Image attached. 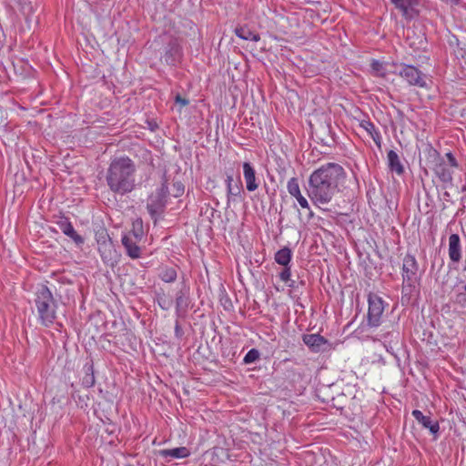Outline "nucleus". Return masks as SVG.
<instances>
[{
  "instance_id": "1",
  "label": "nucleus",
  "mask_w": 466,
  "mask_h": 466,
  "mask_svg": "<svg viewBox=\"0 0 466 466\" xmlns=\"http://www.w3.org/2000/svg\"><path fill=\"white\" fill-rule=\"evenodd\" d=\"M345 169L337 163H327L314 170L309 178L308 195L318 208L328 205L345 182Z\"/></svg>"
},
{
  "instance_id": "2",
  "label": "nucleus",
  "mask_w": 466,
  "mask_h": 466,
  "mask_svg": "<svg viewBox=\"0 0 466 466\" xmlns=\"http://www.w3.org/2000/svg\"><path fill=\"white\" fill-rule=\"evenodd\" d=\"M137 167L127 156L114 157L106 170V180L109 189L120 195L130 193L136 187Z\"/></svg>"
},
{
  "instance_id": "3",
  "label": "nucleus",
  "mask_w": 466,
  "mask_h": 466,
  "mask_svg": "<svg viewBox=\"0 0 466 466\" xmlns=\"http://www.w3.org/2000/svg\"><path fill=\"white\" fill-rule=\"evenodd\" d=\"M35 304L39 323L45 327H50L56 319V303L46 286L42 285L37 288Z\"/></svg>"
},
{
  "instance_id": "4",
  "label": "nucleus",
  "mask_w": 466,
  "mask_h": 466,
  "mask_svg": "<svg viewBox=\"0 0 466 466\" xmlns=\"http://www.w3.org/2000/svg\"><path fill=\"white\" fill-rule=\"evenodd\" d=\"M368 324L370 327H379L385 309V302L376 293H370L368 296Z\"/></svg>"
},
{
  "instance_id": "5",
  "label": "nucleus",
  "mask_w": 466,
  "mask_h": 466,
  "mask_svg": "<svg viewBox=\"0 0 466 466\" xmlns=\"http://www.w3.org/2000/svg\"><path fill=\"white\" fill-rule=\"evenodd\" d=\"M398 75L407 81L410 86L419 87H426L427 86L422 72L413 66L401 64Z\"/></svg>"
},
{
  "instance_id": "6",
  "label": "nucleus",
  "mask_w": 466,
  "mask_h": 466,
  "mask_svg": "<svg viewBox=\"0 0 466 466\" xmlns=\"http://www.w3.org/2000/svg\"><path fill=\"white\" fill-rule=\"evenodd\" d=\"M419 266L413 255L407 254L403 259L402 277L403 280L410 286L413 285L417 279Z\"/></svg>"
},
{
  "instance_id": "7",
  "label": "nucleus",
  "mask_w": 466,
  "mask_h": 466,
  "mask_svg": "<svg viewBox=\"0 0 466 466\" xmlns=\"http://www.w3.org/2000/svg\"><path fill=\"white\" fill-rule=\"evenodd\" d=\"M288 192L291 197L296 198L301 208L310 210V207L307 198L302 195L299 179L297 177H291L287 183Z\"/></svg>"
},
{
  "instance_id": "8",
  "label": "nucleus",
  "mask_w": 466,
  "mask_h": 466,
  "mask_svg": "<svg viewBox=\"0 0 466 466\" xmlns=\"http://www.w3.org/2000/svg\"><path fill=\"white\" fill-rule=\"evenodd\" d=\"M59 229L68 238H70L76 245L80 246L84 243V238L75 230L68 218L61 217L56 222Z\"/></svg>"
},
{
  "instance_id": "9",
  "label": "nucleus",
  "mask_w": 466,
  "mask_h": 466,
  "mask_svg": "<svg viewBox=\"0 0 466 466\" xmlns=\"http://www.w3.org/2000/svg\"><path fill=\"white\" fill-rule=\"evenodd\" d=\"M430 154L432 156H436L439 158V161L435 164L433 167V171L435 175L440 178V180L443 183H449L452 179V172L450 167L444 163L442 159L440 158L439 153L431 148Z\"/></svg>"
},
{
  "instance_id": "10",
  "label": "nucleus",
  "mask_w": 466,
  "mask_h": 466,
  "mask_svg": "<svg viewBox=\"0 0 466 466\" xmlns=\"http://www.w3.org/2000/svg\"><path fill=\"white\" fill-rule=\"evenodd\" d=\"M302 340L315 353L324 351L325 349L323 347L329 344L328 339L319 334L303 335Z\"/></svg>"
},
{
  "instance_id": "11",
  "label": "nucleus",
  "mask_w": 466,
  "mask_h": 466,
  "mask_svg": "<svg viewBox=\"0 0 466 466\" xmlns=\"http://www.w3.org/2000/svg\"><path fill=\"white\" fill-rule=\"evenodd\" d=\"M243 177L246 182L247 190L253 192L259 187V183L256 177L255 168L249 162H244L243 165Z\"/></svg>"
},
{
  "instance_id": "12",
  "label": "nucleus",
  "mask_w": 466,
  "mask_h": 466,
  "mask_svg": "<svg viewBox=\"0 0 466 466\" xmlns=\"http://www.w3.org/2000/svg\"><path fill=\"white\" fill-rule=\"evenodd\" d=\"M394 6L406 19H411L414 15V7L417 0H390Z\"/></svg>"
},
{
  "instance_id": "13",
  "label": "nucleus",
  "mask_w": 466,
  "mask_h": 466,
  "mask_svg": "<svg viewBox=\"0 0 466 466\" xmlns=\"http://www.w3.org/2000/svg\"><path fill=\"white\" fill-rule=\"evenodd\" d=\"M449 258L453 262H459L461 258V239L458 234L449 237Z\"/></svg>"
},
{
  "instance_id": "14",
  "label": "nucleus",
  "mask_w": 466,
  "mask_h": 466,
  "mask_svg": "<svg viewBox=\"0 0 466 466\" xmlns=\"http://www.w3.org/2000/svg\"><path fill=\"white\" fill-rule=\"evenodd\" d=\"M412 416L415 420L420 423L425 429H428L431 433L436 434L440 430L439 422L433 421L429 416L423 415V413L419 410H414L412 411Z\"/></svg>"
},
{
  "instance_id": "15",
  "label": "nucleus",
  "mask_w": 466,
  "mask_h": 466,
  "mask_svg": "<svg viewBox=\"0 0 466 466\" xmlns=\"http://www.w3.org/2000/svg\"><path fill=\"white\" fill-rule=\"evenodd\" d=\"M158 454L162 458H176V459H184L187 458L190 455V451L186 447H177L174 449H163L158 451Z\"/></svg>"
},
{
  "instance_id": "16",
  "label": "nucleus",
  "mask_w": 466,
  "mask_h": 466,
  "mask_svg": "<svg viewBox=\"0 0 466 466\" xmlns=\"http://www.w3.org/2000/svg\"><path fill=\"white\" fill-rule=\"evenodd\" d=\"M360 127L363 128L373 139L374 143L380 147L381 146V136L380 131L376 128L374 124L370 120H361Z\"/></svg>"
},
{
  "instance_id": "17",
  "label": "nucleus",
  "mask_w": 466,
  "mask_h": 466,
  "mask_svg": "<svg viewBox=\"0 0 466 466\" xmlns=\"http://www.w3.org/2000/svg\"><path fill=\"white\" fill-rule=\"evenodd\" d=\"M389 168L398 175L404 172V167L400 162L398 154L394 150H390L387 154Z\"/></svg>"
},
{
  "instance_id": "18",
  "label": "nucleus",
  "mask_w": 466,
  "mask_h": 466,
  "mask_svg": "<svg viewBox=\"0 0 466 466\" xmlns=\"http://www.w3.org/2000/svg\"><path fill=\"white\" fill-rule=\"evenodd\" d=\"M227 184V192H228V199L230 200L231 197H238L240 196L243 187L240 181L234 183V178L232 176H228L226 179Z\"/></svg>"
},
{
  "instance_id": "19",
  "label": "nucleus",
  "mask_w": 466,
  "mask_h": 466,
  "mask_svg": "<svg viewBox=\"0 0 466 466\" xmlns=\"http://www.w3.org/2000/svg\"><path fill=\"white\" fill-rule=\"evenodd\" d=\"M292 258V251L289 248H283L278 250L275 254L274 259L275 261L283 267L289 266Z\"/></svg>"
},
{
  "instance_id": "20",
  "label": "nucleus",
  "mask_w": 466,
  "mask_h": 466,
  "mask_svg": "<svg viewBox=\"0 0 466 466\" xmlns=\"http://www.w3.org/2000/svg\"><path fill=\"white\" fill-rule=\"evenodd\" d=\"M122 243L126 248L129 257H131L132 258H137L140 257V248L136 242L132 241L130 237L125 236L122 238Z\"/></svg>"
},
{
  "instance_id": "21",
  "label": "nucleus",
  "mask_w": 466,
  "mask_h": 466,
  "mask_svg": "<svg viewBox=\"0 0 466 466\" xmlns=\"http://www.w3.org/2000/svg\"><path fill=\"white\" fill-rule=\"evenodd\" d=\"M235 34L241 39L258 42L260 36L258 33L251 31L247 26H241L235 29Z\"/></svg>"
},
{
  "instance_id": "22",
  "label": "nucleus",
  "mask_w": 466,
  "mask_h": 466,
  "mask_svg": "<svg viewBox=\"0 0 466 466\" xmlns=\"http://www.w3.org/2000/svg\"><path fill=\"white\" fill-rule=\"evenodd\" d=\"M370 67H371L372 74L375 76L383 77V78L386 77L387 71H386L384 64L382 62H380L379 60H372L370 63Z\"/></svg>"
},
{
  "instance_id": "23",
  "label": "nucleus",
  "mask_w": 466,
  "mask_h": 466,
  "mask_svg": "<svg viewBox=\"0 0 466 466\" xmlns=\"http://www.w3.org/2000/svg\"><path fill=\"white\" fill-rule=\"evenodd\" d=\"M160 279L165 282H173L177 279V271L174 268H165L160 272Z\"/></svg>"
},
{
  "instance_id": "24",
  "label": "nucleus",
  "mask_w": 466,
  "mask_h": 466,
  "mask_svg": "<svg viewBox=\"0 0 466 466\" xmlns=\"http://www.w3.org/2000/svg\"><path fill=\"white\" fill-rule=\"evenodd\" d=\"M279 277L282 282L287 284V286L290 288L294 286V280L291 279L290 266L283 267L282 270L279 274Z\"/></svg>"
},
{
  "instance_id": "25",
  "label": "nucleus",
  "mask_w": 466,
  "mask_h": 466,
  "mask_svg": "<svg viewBox=\"0 0 466 466\" xmlns=\"http://www.w3.org/2000/svg\"><path fill=\"white\" fill-rule=\"evenodd\" d=\"M132 234L136 240L139 241L144 234L142 219L137 218L133 222Z\"/></svg>"
},
{
  "instance_id": "26",
  "label": "nucleus",
  "mask_w": 466,
  "mask_h": 466,
  "mask_svg": "<svg viewBox=\"0 0 466 466\" xmlns=\"http://www.w3.org/2000/svg\"><path fill=\"white\" fill-rule=\"evenodd\" d=\"M258 359H259V352H258V350H256V349H251L245 355L243 361L246 364H249V363L255 362Z\"/></svg>"
},
{
  "instance_id": "27",
  "label": "nucleus",
  "mask_w": 466,
  "mask_h": 466,
  "mask_svg": "<svg viewBox=\"0 0 466 466\" xmlns=\"http://www.w3.org/2000/svg\"><path fill=\"white\" fill-rule=\"evenodd\" d=\"M174 197L178 198L184 193V185L181 182H175L173 184Z\"/></svg>"
},
{
  "instance_id": "28",
  "label": "nucleus",
  "mask_w": 466,
  "mask_h": 466,
  "mask_svg": "<svg viewBox=\"0 0 466 466\" xmlns=\"http://www.w3.org/2000/svg\"><path fill=\"white\" fill-rule=\"evenodd\" d=\"M446 157H447L449 164L451 167H456L458 166L457 160L455 159L454 156L451 152L446 153Z\"/></svg>"
},
{
  "instance_id": "29",
  "label": "nucleus",
  "mask_w": 466,
  "mask_h": 466,
  "mask_svg": "<svg viewBox=\"0 0 466 466\" xmlns=\"http://www.w3.org/2000/svg\"><path fill=\"white\" fill-rule=\"evenodd\" d=\"M175 100H176V103L180 104L182 106H185L188 105V100L186 99V98H183L179 95H177L176 96Z\"/></svg>"
},
{
  "instance_id": "30",
  "label": "nucleus",
  "mask_w": 466,
  "mask_h": 466,
  "mask_svg": "<svg viewBox=\"0 0 466 466\" xmlns=\"http://www.w3.org/2000/svg\"><path fill=\"white\" fill-rule=\"evenodd\" d=\"M167 193V185L163 184L160 188V195L163 197H166Z\"/></svg>"
},
{
  "instance_id": "31",
  "label": "nucleus",
  "mask_w": 466,
  "mask_h": 466,
  "mask_svg": "<svg viewBox=\"0 0 466 466\" xmlns=\"http://www.w3.org/2000/svg\"><path fill=\"white\" fill-rule=\"evenodd\" d=\"M4 122L3 111L0 109V125Z\"/></svg>"
},
{
  "instance_id": "32",
  "label": "nucleus",
  "mask_w": 466,
  "mask_h": 466,
  "mask_svg": "<svg viewBox=\"0 0 466 466\" xmlns=\"http://www.w3.org/2000/svg\"><path fill=\"white\" fill-rule=\"evenodd\" d=\"M454 4H458L460 2V0H451Z\"/></svg>"
}]
</instances>
